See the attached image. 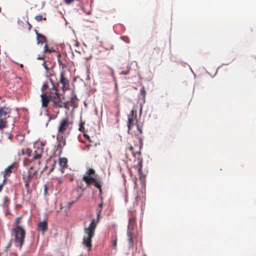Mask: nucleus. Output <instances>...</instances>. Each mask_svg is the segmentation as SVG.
I'll return each instance as SVG.
<instances>
[{
    "mask_svg": "<svg viewBox=\"0 0 256 256\" xmlns=\"http://www.w3.org/2000/svg\"><path fill=\"white\" fill-rule=\"evenodd\" d=\"M42 66L46 70V71H48L50 68H48V66L46 64V62L45 61L42 64Z\"/></svg>",
    "mask_w": 256,
    "mask_h": 256,
    "instance_id": "34",
    "label": "nucleus"
},
{
    "mask_svg": "<svg viewBox=\"0 0 256 256\" xmlns=\"http://www.w3.org/2000/svg\"><path fill=\"white\" fill-rule=\"evenodd\" d=\"M52 90H54L55 92L56 96L51 97V100L52 101L54 104V106L58 107V108H66V106L64 104V106H63V104L62 103L60 95L58 92V90L56 86H54L53 88H52Z\"/></svg>",
    "mask_w": 256,
    "mask_h": 256,
    "instance_id": "5",
    "label": "nucleus"
},
{
    "mask_svg": "<svg viewBox=\"0 0 256 256\" xmlns=\"http://www.w3.org/2000/svg\"><path fill=\"white\" fill-rule=\"evenodd\" d=\"M57 142H58V147L60 148V152H62V148L66 144V138L64 137L62 135H60V134H58L56 138Z\"/></svg>",
    "mask_w": 256,
    "mask_h": 256,
    "instance_id": "12",
    "label": "nucleus"
},
{
    "mask_svg": "<svg viewBox=\"0 0 256 256\" xmlns=\"http://www.w3.org/2000/svg\"><path fill=\"white\" fill-rule=\"evenodd\" d=\"M140 93L142 96L143 100H144L146 94V92L145 90V88L144 86H142L141 89L140 90Z\"/></svg>",
    "mask_w": 256,
    "mask_h": 256,
    "instance_id": "28",
    "label": "nucleus"
},
{
    "mask_svg": "<svg viewBox=\"0 0 256 256\" xmlns=\"http://www.w3.org/2000/svg\"><path fill=\"white\" fill-rule=\"evenodd\" d=\"M128 150H129L130 152H132V154L133 156H136V153L134 152V147H133L132 146H129V148H128Z\"/></svg>",
    "mask_w": 256,
    "mask_h": 256,
    "instance_id": "31",
    "label": "nucleus"
},
{
    "mask_svg": "<svg viewBox=\"0 0 256 256\" xmlns=\"http://www.w3.org/2000/svg\"><path fill=\"white\" fill-rule=\"evenodd\" d=\"M79 130L84 132V124L82 123H81L80 124V127H79Z\"/></svg>",
    "mask_w": 256,
    "mask_h": 256,
    "instance_id": "30",
    "label": "nucleus"
},
{
    "mask_svg": "<svg viewBox=\"0 0 256 256\" xmlns=\"http://www.w3.org/2000/svg\"><path fill=\"white\" fill-rule=\"evenodd\" d=\"M95 174V170L92 168H89L86 172V174L84 176L88 177H92L91 176Z\"/></svg>",
    "mask_w": 256,
    "mask_h": 256,
    "instance_id": "25",
    "label": "nucleus"
},
{
    "mask_svg": "<svg viewBox=\"0 0 256 256\" xmlns=\"http://www.w3.org/2000/svg\"><path fill=\"white\" fill-rule=\"evenodd\" d=\"M36 36H37V40H38V43H40V42L42 43V42H46V38L44 36L36 32Z\"/></svg>",
    "mask_w": 256,
    "mask_h": 256,
    "instance_id": "21",
    "label": "nucleus"
},
{
    "mask_svg": "<svg viewBox=\"0 0 256 256\" xmlns=\"http://www.w3.org/2000/svg\"><path fill=\"white\" fill-rule=\"evenodd\" d=\"M12 236H14V246L18 248L20 250H22V246L24 243L26 237V230L22 227L12 228Z\"/></svg>",
    "mask_w": 256,
    "mask_h": 256,
    "instance_id": "3",
    "label": "nucleus"
},
{
    "mask_svg": "<svg viewBox=\"0 0 256 256\" xmlns=\"http://www.w3.org/2000/svg\"><path fill=\"white\" fill-rule=\"evenodd\" d=\"M128 133L138 136L142 132V126L138 124L136 111L134 109L130 111V114L128 116Z\"/></svg>",
    "mask_w": 256,
    "mask_h": 256,
    "instance_id": "2",
    "label": "nucleus"
},
{
    "mask_svg": "<svg viewBox=\"0 0 256 256\" xmlns=\"http://www.w3.org/2000/svg\"><path fill=\"white\" fill-rule=\"evenodd\" d=\"M82 194H81L79 196L78 198H80V197L82 196Z\"/></svg>",
    "mask_w": 256,
    "mask_h": 256,
    "instance_id": "47",
    "label": "nucleus"
},
{
    "mask_svg": "<svg viewBox=\"0 0 256 256\" xmlns=\"http://www.w3.org/2000/svg\"><path fill=\"white\" fill-rule=\"evenodd\" d=\"M138 177L140 180H143L144 178V176L142 172V162H143L142 158L140 156H139L138 158Z\"/></svg>",
    "mask_w": 256,
    "mask_h": 256,
    "instance_id": "13",
    "label": "nucleus"
},
{
    "mask_svg": "<svg viewBox=\"0 0 256 256\" xmlns=\"http://www.w3.org/2000/svg\"><path fill=\"white\" fill-rule=\"evenodd\" d=\"M45 57H46L45 54L43 52L42 54V56H38L37 58V59L42 60H44Z\"/></svg>",
    "mask_w": 256,
    "mask_h": 256,
    "instance_id": "32",
    "label": "nucleus"
},
{
    "mask_svg": "<svg viewBox=\"0 0 256 256\" xmlns=\"http://www.w3.org/2000/svg\"><path fill=\"white\" fill-rule=\"evenodd\" d=\"M58 84H62V88L63 91H65L69 89V82L65 77V72L64 71L60 72V78Z\"/></svg>",
    "mask_w": 256,
    "mask_h": 256,
    "instance_id": "8",
    "label": "nucleus"
},
{
    "mask_svg": "<svg viewBox=\"0 0 256 256\" xmlns=\"http://www.w3.org/2000/svg\"><path fill=\"white\" fill-rule=\"evenodd\" d=\"M78 42L76 45L78 46Z\"/></svg>",
    "mask_w": 256,
    "mask_h": 256,
    "instance_id": "49",
    "label": "nucleus"
},
{
    "mask_svg": "<svg viewBox=\"0 0 256 256\" xmlns=\"http://www.w3.org/2000/svg\"><path fill=\"white\" fill-rule=\"evenodd\" d=\"M40 96L42 98V107L46 108L49 102L51 100V97L48 96L46 94H42Z\"/></svg>",
    "mask_w": 256,
    "mask_h": 256,
    "instance_id": "16",
    "label": "nucleus"
},
{
    "mask_svg": "<svg viewBox=\"0 0 256 256\" xmlns=\"http://www.w3.org/2000/svg\"><path fill=\"white\" fill-rule=\"evenodd\" d=\"M27 24H28V30H30L31 28H32V25L28 22H27Z\"/></svg>",
    "mask_w": 256,
    "mask_h": 256,
    "instance_id": "41",
    "label": "nucleus"
},
{
    "mask_svg": "<svg viewBox=\"0 0 256 256\" xmlns=\"http://www.w3.org/2000/svg\"><path fill=\"white\" fill-rule=\"evenodd\" d=\"M34 148L36 149L34 151V154L33 156L34 159L39 160L42 157V154L43 152L44 148H42V146H36Z\"/></svg>",
    "mask_w": 256,
    "mask_h": 256,
    "instance_id": "14",
    "label": "nucleus"
},
{
    "mask_svg": "<svg viewBox=\"0 0 256 256\" xmlns=\"http://www.w3.org/2000/svg\"><path fill=\"white\" fill-rule=\"evenodd\" d=\"M60 54H58V58H60Z\"/></svg>",
    "mask_w": 256,
    "mask_h": 256,
    "instance_id": "46",
    "label": "nucleus"
},
{
    "mask_svg": "<svg viewBox=\"0 0 256 256\" xmlns=\"http://www.w3.org/2000/svg\"><path fill=\"white\" fill-rule=\"evenodd\" d=\"M35 19L38 22H40L42 20H46V18H42V16L38 15V16H35Z\"/></svg>",
    "mask_w": 256,
    "mask_h": 256,
    "instance_id": "29",
    "label": "nucleus"
},
{
    "mask_svg": "<svg viewBox=\"0 0 256 256\" xmlns=\"http://www.w3.org/2000/svg\"><path fill=\"white\" fill-rule=\"evenodd\" d=\"M16 164L13 162L12 164L8 166L4 169V171L2 172L3 176L4 178V182L6 181V178L7 176H9L12 172L16 169Z\"/></svg>",
    "mask_w": 256,
    "mask_h": 256,
    "instance_id": "9",
    "label": "nucleus"
},
{
    "mask_svg": "<svg viewBox=\"0 0 256 256\" xmlns=\"http://www.w3.org/2000/svg\"><path fill=\"white\" fill-rule=\"evenodd\" d=\"M68 160L66 158H59V164L62 168H66L68 166Z\"/></svg>",
    "mask_w": 256,
    "mask_h": 256,
    "instance_id": "19",
    "label": "nucleus"
},
{
    "mask_svg": "<svg viewBox=\"0 0 256 256\" xmlns=\"http://www.w3.org/2000/svg\"><path fill=\"white\" fill-rule=\"evenodd\" d=\"M97 144V143L94 144V145L92 144H86V147L84 148V150L86 152H89L90 154L94 155L95 156H96V153L98 152V150L96 148Z\"/></svg>",
    "mask_w": 256,
    "mask_h": 256,
    "instance_id": "11",
    "label": "nucleus"
},
{
    "mask_svg": "<svg viewBox=\"0 0 256 256\" xmlns=\"http://www.w3.org/2000/svg\"><path fill=\"white\" fill-rule=\"evenodd\" d=\"M99 190V194L100 196V198L101 196H102V187L100 188H98Z\"/></svg>",
    "mask_w": 256,
    "mask_h": 256,
    "instance_id": "40",
    "label": "nucleus"
},
{
    "mask_svg": "<svg viewBox=\"0 0 256 256\" xmlns=\"http://www.w3.org/2000/svg\"><path fill=\"white\" fill-rule=\"evenodd\" d=\"M111 70L112 72V73L113 74L114 72H113V70L111 69Z\"/></svg>",
    "mask_w": 256,
    "mask_h": 256,
    "instance_id": "48",
    "label": "nucleus"
},
{
    "mask_svg": "<svg viewBox=\"0 0 256 256\" xmlns=\"http://www.w3.org/2000/svg\"><path fill=\"white\" fill-rule=\"evenodd\" d=\"M117 246V238L116 236L112 237V247L114 249L116 250Z\"/></svg>",
    "mask_w": 256,
    "mask_h": 256,
    "instance_id": "27",
    "label": "nucleus"
},
{
    "mask_svg": "<svg viewBox=\"0 0 256 256\" xmlns=\"http://www.w3.org/2000/svg\"><path fill=\"white\" fill-rule=\"evenodd\" d=\"M11 110L10 108L4 106L0 108V116L8 120L11 118Z\"/></svg>",
    "mask_w": 256,
    "mask_h": 256,
    "instance_id": "10",
    "label": "nucleus"
},
{
    "mask_svg": "<svg viewBox=\"0 0 256 256\" xmlns=\"http://www.w3.org/2000/svg\"><path fill=\"white\" fill-rule=\"evenodd\" d=\"M129 72V71L128 70H127V71H122L121 72H120V74H124V75H126V74H128Z\"/></svg>",
    "mask_w": 256,
    "mask_h": 256,
    "instance_id": "36",
    "label": "nucleus"
},
{
    "mask_svg": "<svg viewBox=\"0 0 256 256\" xmlns=\"http://www.w3.org/2000/svg\"><path fill=\"white\" fill-rule=\"evenodd\" d=\"M8 200V197H5L4 198V202H6Z\"/></svg>",
    "mask_w": 256,
    "mask_h": 256,
    "instance_id": "45",
    "label": "nucleus"
},
{
    "mask_svg": "<svg viewBox=\"0 0 256 256\" xmlns=\"http://www.w3.org/2000/svg\"><path fill=\"white\" fill-rule=\"evenodd\" d=\"M56 161H54V166H52V167L50 168V172H52V171H53V170H54V167H55V166H56Z\"/></svg>",
    "mask_w": 256,
    "mask_h": 256,
    "instance_id": "37",
    "label": "nucleus"
},
{
    "mask_svg": "<svg viewBox=\"0 0 256 256\" xmlns=\"http://www.w3.org/2000/svg\"><path fill=\"white\" fill-rule=\"evenodd\" d=\"M38 170L31 168L22 174V178L26 188H29V184L32 179H36L38 177Z\"/></svg>",
    "mask_w": 256,
    "mask_h": 256,
    "instance_id": "4",
    "label": "nucleus"
},
{
    "mask_svg": "<svg viewBox=\"0 0 256 256\" xmlns=\"http://www.w3.org/2000/svg\"><path fill=\"white\" fill-rule=\"evenodd\" d=\"M77 100L78 98L76 95H74L70 100V106H73L74 108L77 106Z\"/></svg>",
    "mask_w": 256,
    "mask_h": 256,
    "instance_id": "22",
    "label": "nucleus"
},
{
    "mask_svg": "<svg viewBox=\"0 0 256 256\" xmlns=\"http://www.w3.org/2000/svg\"><path fill=\"white\" fill-rule=\"evenodd\" d=\"M82 180L86 182L88 186L94 184L97 188H100L102 187V181L100 179H96L94 177L83 176Z\"/></svg>",
    "mask_w": 256,
    "mask_h": 256,
    "instance_id": "6",
    "label": "nucleus"
},
{
    "mask_svg": "<svg viewBox=\"0 0 256 256\" xmlns=\"http://www.w3.org/2000/svg\"><path fill=\"white\" fill-rule=\"evenodd\" d=\"M154 50H156V51H158V52H160V48H154Z\"/></svg>",
    "mask_w": 256,
    "mask_h": 256,
    "instance_id": "44",
    "label": "nucleus"
},
{
    "mask_svg": "<svg viewBox=\"0 0 256 256\" xmlns=\"http://www.w3.org/2000/svg\"><path fill=\"white\" fill-rule=\"evenodd\" d=\"M103 200V197L101 196V202L98 204V206L96 209V218L93 219L88 226H85L84 228V232L86 234V236H84L82 244L86 248H88V250L92 248V240L94 236L96 228L100 218V214L102 210L104 204Z\"/></svg>",
    "mask_w": 256,
    "mask_h": 256,
    "instance_id": "1",
    "label": "nucleus"
},
{
    "mask_svg": "<svg viewBox=\"0 0 256 256\" xmlns=\"http://www.w3.org/2000/svg\"><path fill=\"white\" fill-rule=\"evenodd\" d=\"M45 145L44 143L41 142L40 144H37L38 146H42V148H44V146Z\"/></svg>",
    "mask_w": 256,
    "mask_h": 256,
    "instance_id": "39",
    "label": "nucleus"
},
{
    "mask_svg": "<svg viewBox=\"0 0 256 256\" xmlns=\"http://www.w3.org/2000/svg\"><path fill=\"white\" fill-rule=\"evenodd\" d=\"M127 236H128V242L129 246L130 248H133V246H134L133 240L134 238H136V236L130 230L129 226L128 227V228Z\"/></svg>",
    "mask_w": 256,
    "mask_h": 256,
    "instance_id": "15",
    "label": "nucleus"
},
{
    "mask_svg": "<svg viewBox=\"0 0 256 256\" xmlns=\"http://www.w3.org/2000/svg\"><path fill=\"white\" fill-rule=\"evenodd\" d=\"M38 230L42 231L43 233L48 230V223L46 220L38 222Z\"/></svg>",
    "mask_w": 256,
    "mask_h": 256,
    "instance_id": "17",
    "label": "nucleus"
},
{
    "mask_svg": "<svg viewBox=\"0 0 256 256\" xmlns=\"http://www.w3.org/2000/svg\"><path fill=\"white\" fill-rule=\"evenodd\" d=\"M138 151L136 152L140 156L141 155V150L143 146V142L142 138L138 136Z\"/></svg>",
    "mask_w": 256,
    "mask_h": 256,
    "instance_id": "23",
    "label": "nucleus"
},
{
    "mask_svg": "<svg viewBox=\"0 0 256 256\" xmlns=\"http://www.w3.org/2000/svg\"><path fill=\"white\" fill-rule=\"evenodd\" d=\"M70 123L68 118H62L60 122L58 127V134H62L68 128Z\"/></svg>",
    "mask_w": 256,
    "mask_h": 256,
    "instance_id": "7",
    "label": "nucleus"
},
{
    "mask_svg": "<svg viewBox=\"0 0 256 256\" xmlns=\"http://www.w3.org/2000/svg\"><path fill=\"white\" fill-rule=\"evenodd\" d=\"M76 188L78 190H80L82 192L86 188V187L84 186V182L82 180L77 182V186Z\"/></svg>",
    "mask_w": 256,
    "mask_h": 256,
    "instance_id": "20",
    "label": "nucleus"
},
{
    "mask_svg": "<svg viewBox=\"0 0 256 256\" xmlns=\"http://www.w3.org/2000/svg\"><path fill=\"white\" fill-rule=\"evenodd\" d=\"M3 188V184H0V192L2 190Z\"/></svg>",
    "mask_w": 256,
    "mask_h": 256,
    "instance_id": "43",
    "label": "nucleus"
},
{
    "mask_svg": "<svg viewBox=\"0 0 256 256\" xmlns=\"http://www.w3.org/2000/svg\"><path fill=\"white\" fill-rule=\"evenodd\" d=\"M22 222V217L21 216H19V217H18L14 222L13 223V228H16L18 227H21L20 226V224Z\"/></svg>",
    "mask_w": 256,
    "mask_h": 256,
    "instance_id": "24",
    "label": "nucleus"
},
{
    "mask_svg": "<svg viewBox=\"0 0 256 256\" xmlns=\"http://www.w3.org/2000/svg\"><path fill=\"white\" fill-rule=\"evenodd\" d=\"M54 51L55 50L53 49V48H48L47 44H45L44 46V50L43 51L44 53L46 54V52L50 53V52H54Z\"/></svg>",
    "mask_w": 256,
    "mask_h": 256,
    "instance_id": "26",
    "label": "nucleus"
},
{
    "mask_svg": "<svg viewBox=\"0 0 256 256\" xmlns=\"http://www.w3.org/2000/svg\"><path fill=\"white\" fill-rule=\"evenodd\" d=\"M84 136L86 138H87V139L89 140V142H92V140H91V139L90 138V136H89L88 134H84Z\"/></svg>",
    "mask_w": 256,
    "mask_h": 256,
    "instance_id": "35",
    "label": "nucleus"
},
{
    "mask_svg": "<svg viewBox=\"0 0 256 256\" xmlns=\"http://www.w3.org/2000/svg\"><path fill=\"white\" fill-rule=\"evenodd\" d=\"M50 82H51V84H52V88H54V86H56L54 85V82H52V80L50 78Z\"/></svg>",
    "mask_w": 256,
    "mask_h": 256,
    "instance_id": "42",
    "label": "nucleus"
},
{
    "mask_svg": "<svg viewBox=\"0 0 256 256\" xmlns=\"http://www.w3.org/2000/svg\"><path fill=\"white\" fill-rule=\"evenodd\" d=\"M8 127V120L0 116V130Z\"/></svg>",
    "mask_w": 256,
    "mask_h": 256,
    "instance_id": "18",
    "label": "nucleus"
},
{
    "mask_svg": "<svg viewBox=\"0 0 256 256\" xmlns=\"http://www.w3.org/2000/svg\"><path fill=\"white\" fill-rule=\"evenodd\" d=\"M48 192V188L46 185L44 186V195H46Z\"/></svg>",
    "mask_w": 256,
    "mask_h": 256,
    "instance_id": "38",
    "label": "nucleus"
},
{
    "mask_svg": "<svg viewBox=\"0 0 256 256\" xmlns=\"http://www.w3.org/2000/svg\"><path fill=\"white\" fill-rule=\"evenodd\" d=\"M48 88V84H44L42 85V90H46Z\"/></svg>",
    "mask_w": 256,
    "mask_h": 256,
    "instance_id": "33",
    "label": "nucleus"
}]
</instances>
